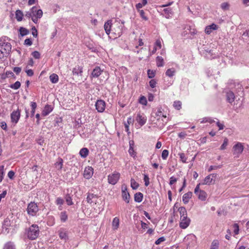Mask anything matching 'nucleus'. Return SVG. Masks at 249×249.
Instances as JSON below:
<instances>
[{"label":"nucleus","instance_id":"5","mask_svg":"<svg viewBox=\"0 0 249 249\" xmlns=\"http://www.w3.org/2000/svg\"><path fill=\"white\" fill-rule=\"evenodd\" d=\"M31 9L33 16V21L36 23L38 21V19L42 17L43 12L42 10L38 9L36 6L33 7Z\"/></svg>","mask_w":249,"mask_h":249},{"label":"nucleus","instance_id":"61","mask_svg":"<svg viewBox=\"0 0 249 249\" xmlns=\"http://www.w3.org/2000/svg\"><path fill=\"white\" fill-rule=\"evenodd\" d=\"M177 181V179L176 178H175L174 176H172L170 178L169 184L170 185H172L173 184H174L175 182H176Z\"/></svg>","mask_w":249,"mask_h":249},{"label":"nucleus","instance_id":"33","mask_svg":"<svg viewBox=\"0 0 249 249\" xmlns=\"http://www.w3.org/2000/svg\"><path fill=\"white\" fill-rule=\"evenodd\" d=\"M50 81L52 83H56L58 81V76L55 73H53L50 76Z\"/></svg>","mask_w":249,"mask_h":249},{"label":"nucleus","instance_id":"41","mask_svg":"<svg viewBox=\"0 0 249 249\" xmlns=\"http://www.w3.org/2000/svg\"><path fill=\"white\" fill-rule=\"evenodd\" d=\"M20 34L21 36H24L29 34V31L25 28L20 27L19 30Z\"/></svg>","mask_w":249,"mask_h":249},{"label":"nucleus","instance_id":"8","mask_svg":"<svg viewBox=\"0 0 249 249\" xmlns=\"http://www.w3.org/2000/svg\"><path fill=\"white\" fill-rule=\"evenodd\" d=\"M120 177V174L117 172H114L112 174L108 176V182L109 184L115 185L117 183Z\"/></svg>","mask_w":249,"mask_h":249},{"label":"nucleus","instance_id":"58","mask_svg":"<svg viewBox=\"0 0 249 249\" xmlns=\"http://www.w3.org/2000/svg\"><path fill=\"white\" fill-rule=\"evenodd\" d=\"M221 167V165L216 166V165H211L208 169V171L211 172L212 170H216L218 168H220Z\"/></svg>","mask_w":249,"mask_h":249},{"label":"nucleus","instance_id":"16","mask_svg":"<svg viewBox=\"0 0 249 249\" xmlns=\"http://www.w3.org/2000/svg\"><path fill=\"white\" fill-rule=\"evenodd\" d=\"M217 28V25L214 23H212L210 25L207 26L205 27V32L206 34L209 35L213 32V31L216 30Z\"/></svg>","mask_w":249,"mask_h":249},{"label":"nucleus","instance_id":"44","mask_svg":"<svg viewBox=\"0 0 249 249\" xmlns=\"http://www.w3.org/2000/svg\"><path fill=\"white\" fill-rule=\"evenodd\" d=\"M173 106L176 109L180 110L181 108V102L179 101H176L174 102Z\"/></svg>","mask_w":249,"mask_h":249},{"label":"nucleus","instance_id":"6","mask_svg":"<svg viewBox=\"0 0 249 249\" xmlns=\"http://www.w3.org/2000/svg\"><path fill=\"white\" fill-rule=\"evenodd\" d=\"M244 150L243 143L238 142L232 147L233 155L234 158H238Z\"/></svg>","mask_w":249,"mask_h":249},{"label":"nucleus","instance_id":"59","mask_svg":"<svg viewBox=\"0 0 249 249\" xmlns=\"http://www.w3.org/2000/svg\"><path fill=\"white\" fill-rule=\"evenodd\" d=\"M32 55L36 59H38L40 58V54L37 51H34L32 53Z\"/></svg>","mask_w":249,"mask_h":249},{"label":"nucleus","instance_id":"42","mask_svg":"<svg viewBox=\"0 0 249 249\" xmlns=\"http://www.w3.org/2000/svg\"><path fill=\"white\" fill-rule=\"evenodd\" d=\"M20 83L19 81H17L14 84H11L10 87L14 89H18L20 88Z\"/></svg>","mask_w":249,"mask_h":249},{"label":"nucleus","instance_id":"56","mask_svg":"<svg viewBox=\"0 0 249 249\" xmlns=\"http://www.w3.org/2000/svg\"><path fill=\"white\" fill-rule=\"evenodd\" d=\"M128 153L129 155L133 157H135L136 155V152H135L134 149V147H129L128 150Z\"/></svg>","mask_w":249,"mask_h":249},{"label":"nucleus","instance_id":"48","mask_svg":"<svg viewBox=\"0 0 249 249\" xmlns=\"http://www.w3.org/2000/svg\"><path fill=\"white\" fill-rule=\"evenodd\" d=\"M119 225V219H113L112 221V227L114 229H117Z\"/></svg>","mask_w":249,"mask_h":249},{"label":"nucleus","instance_id":"31","mask_svg":"<svg viewBox=\"0 0 249 249\" xmlns=\"http://www.w3.org/2000/svg\"><path fill=\"white\" fill-rule=\"evenodd\" d=\"M122 196L123 200L126 203H129L130 199V195L128 191L122 193Z\"/></svg>","mask_w":249,"mask_h":249},{"label":"nucleus","instance_id":"27","mask_svg":"<svg viewBox=\"0 0 249 249\" xmlns=\"http://www.w3.org/2000/svg\"><path fill=\"white\" fill-rule=\"evenodd\" d=\"M89 151L87 148H82L79 152V154L82 158H85L89 155Z\"/></svg>","mask_w":249,"mask_h":249},{"label":"nucleus","instance_id":"43","mask_svg":"<svg viewBox=\"0 0 249 249\" xmlns=\"http://www.w3.org/2000/svg\"><path fill=\"white\" fill-rule=\"evenodd\" d=\"M65 199H66V203L68 205H71L73 204V202H72L71 197L70 196V195L68 194L66 196Z\"/></svg>","mask_w":249,"mask_h":249},{"label":"nucleus","instance_id":"35","mask_svg":"<svg viewBox=\"0 0 249 249\" xmlns=\"http://www.w3.org/2000/svg\"><path fill=\"white\" fill-rule=\"evenodd\" d=\"M23 14L22 12L19 10H17L16 12V18L17 20L18 21H20L22 19Z\"/></svg>","mask_w":249,"mask_h":249},{"label":"nucleus","instance_id":"24","mask_svg":"<svg viewBox=\"0 0 249 249\" xmlns=\"http://www.w3.org/2000/svg\"><path fill=\"white\" fill-rule=\"evenodd\" d=\"M206 53V56L208 59H213L216 57V54L213 53V50H205Z\"/></svg>","mask_w":249,"mask_h":249},{"label":"nucleus","instance_id":"47","mask_svg":"<svg viewBox=\"0 0 249 249\" xmlns=\"http://www.w3.org/2000/svg\"><path fill=\"white\" fill-rule=\"evenodd\" d=\"M230 6V4L228 2L222 3L220 5L221 9L224 11L229 10Z\"/></svg>","mask_w":249,"mask_h":249},{"label":"nucleus","instance_id":"63","mask_svg":"<svg viewBox=\"0 0 249 249\" xmlns=\"http://www.w3.org/2000/svg\"><path fill=\"white\" fill-rule=\"evenodd\" d=\"M63 203H64V200L62 198H61L60 197L57 198V199L56 200V203L57 205H61L63 204Z\"/></svg>","mask_w":249,"mask_h":249},{"label":"nucleus","instance_id":"21","mask_svg":"<svg viewBox=\"0 0 249 249\" xmlns=\"http://www.w3.org/2000/svg\"><path fill=\"white\" fill-rule=\"evenodd\" d=\"M198 199L201 201H205L207 197V194L206 192L203 190L200 191L196 195Z\"/></svg>","mask_w":249,"mask_h":249},{"label":"nucleus","instance_id":"10","mask_svg":"<svg viewBox=\"0 0 249 249\" xmlns=\"http://www.w3.org/2000/svg\"><path fill=\"white\" fill-rule=\"evenodd\" d=\"M10 116L12 123L14 124H17L20 116V110L18 108L16 110L13 111Z\"/></svg>","mask_w":249,"mask_h":249},{"label":"nucleus","instance_id":"28","mask_svg":"<svg viewBox=\"0 0 249 249\" xmlns=\"http://www.w3.org/2000/svg\"><path fill=\"white\" fill-rule=\"evenodd\" d=\"M83 72V68L82 67L78 66L74 68L72 70V73L73 74H82Z\"/></svg>","mask_w":249,"mask_h":249},{"label":"nucleus","instance_id":"36","mask_svg":"<svg viewBox=\"0 0 249 249\" xmlns=\"http://www.w3.org/2000/svg\"><path fill=\"white\" fill-rule=\"evenodd\" d=\"M3 249H15V247L13 242H8L5 244Z\"/></svg>","mask_w":249,"mask_h":249},{"label":"nucleus","instance_id":"4","mask_svg":"<svg viewBox=\"0 0 249 249\" xmlns=\"http://www.w3.org/2000/svg\"><path fill=\"white\" fill-rule=\"evenodd\" d=\"M196 238L193 234H190L185 236L183 242L188 247L194 246L196 244Z\"/></svg>","mask_w":249,"mask_h":249},{"label":"nucleus","instance_id":"20","mask_svg":"<svg viewBox=\"0 0 249 249\" xmlns=\"http://www.w3.org/2000/svg\"><path fill=\"white\" fill-rule=\"evenodd\" d=\"M193 193L191 192H189L183 195L182 196V201L185 204L189 202L190 199L192 197Z\"/></svg>","mask_w":249,"mask_h":249},{"label":"nucleus","instance_id":"14","mask_svg":"<svg viewBox=\"0 0 249 249\" xmlns=\"http://www.w3.org/2000/svg\"><path fill=\"white\" fill-rule=\"evenodd\" d=\"M93 174V169L91 166H87L85 168L83 176L86 179H89Z\"/></svg>","mask_w":249,"mask_h":249},{"label":"nucleus","instance_id":"9","mask_svg":"<svg viewBox=\"0 0 249 249\" xmlns=\"http://www.w3.org/2000/svg\"><path fill=\"white\" fill-rule=\"evenodd\" d=\"M38 211V208L36 203H35V202H31L28 204L27 212L30 215H35Z\"/></svg>","mask_w":249,"mask_h":249},{"label":"nucleus","instance_id":"1","mask_svg":"<svg viewBox=\"0 0 249 249\" xmlns=\"http://www.w3.org/2000/svg\"><path fill=\"white\" fill-rule=\"evenodd\" d=\"M10 39L6 36L0 38V60L4 57H7L11 50V45L9 42Z\"/></svg>","mask_w":249,"mask_h":249},{"label":"nucleus","instance_id":"25","mask_svg":"<svg viewBox=\"0 0 249 249\" xmlns=\"http://www.w3.org/2000/svg\"><path fill=\"white\" fill-rule=\"evenodd\" d=\"M176 73V71L175 68H172L167 70L165 72V74L166 76L169 77H172L174 76Z\"/></svg>","mask_w":249,"mask_h":249},{"label":"nucleus","instance_id":"34","mask_svg":"<svg viewBox=\"0 0 249 249\" xmlns=\"http://www.w3.org/2000/svg\"><path fill=\"white\" fill-rule=\"evenodd\" d=\"M157 65L158 67H162L164 65V60L161 56H158L156 58Z\"/></svg>","mask_w":249,"mask_h":249},{"label":"nucleus","instance_id":"32","mask_svg":"<svg viewBox=\"0 0 249 249\" xmlns=\"http://www.w3.org/2000/svg\"><path fill=\"white\" fill-rule=\"evenodd\" d=\"M178 211L180 213V218H187L186 210L184 207H180Z\"/></svg>","mask_w":249,"mask_h":249},{"label":"nucleus","instance_id":"2","mask_svg":"<svg viewBox=\"0 0 249 249\" xmlns=\"http://www.w3.org/2000/svg\"><path fill=\"white\" fill-rule=\"evenodd\" d=\"M155 118L157 119V121L155 123L160 127L164 126L166 124L168 120L167 116L163 114L161 108H159L155 112Z\"/></svg>","mask_w":249,"mask_h":249},{"label":"nucleus","instance_id":"12","mask_svg":"<svg viewBox=\"0 0 249 249\" xmlns=\"http://www.w3.org/2000/svg\"><path fill=\"white\" fill-rule=\"evenodd\" d=\"M96 109L99 112H103L106 107V103L102 100H98L95 104Z\"/></svg>","mask_w":249,"mask_h":249},{"label":"nucleus","instance_id":"7","mask_svg":"<svg viewBox=\"0 0 249 249\" xmlns=\"http://www.w3.org/2000/svg\"><path fill=\"white\" fill-rule=\"evenodd\" d=\"M217 176V175L216 174H210L205 178L203 182L201 183V184L208 185L214 184L215 183Z\"/></svg>","mask_w":249,"mask_h":249},{"label":"nucleus","instance_id":"23","mask_svg":"<svg viewBox=\"0 0 249 249\" xmlns=\"http://www.w3.org/2000/svg\"><path fill=\"white\" fill-rule=\"evenodd\" d=\"M235 96L232 91H229L227 93V100L228 102L231 103L234 101Z\"/></svg>","mask_w":249,"mask_h":249},{"label":"nucleus","instance_id":"11","mask_svg":"<svg viewBox=\"0 0 249 249\" xmlns=\"http://www.w3.org/2000/svg\"><path fill=\"white\" fill-rule=\"evenodd\" d=\"M87 200L88 202L91 206H93L98 203L97 196L93 194H89L87 196Z\"/></svg>","mask_w":249,"mask_h":249},{"label":"nucleus","instance_id":"30","mask_svg":"<svg viewBox=\"0 0 249 249\" xmlns=\"http://www.w3.org/2000/svg\"><path fill=\"white\" fill-rule=\"evenodd\" d=\"M63 160L61 158H58L57 161L55 163V167L57 170H61L63 167Z\"/></svg>","mask_w":249,"mask_h":249},{"label":"nucleus","instance_id":"57","mask_svg":"<svg viewBox=\"0 0 249 249\" xmlns=\"http://www.w3.org/2000/svg\"><path fill=\"white\" fill-rule=\"evenodd\" d=\"M154 46L156 47L158 49L161 48V42L160 39H157L156 41Z\"/></svg>","mask_w":249,"mask_h":249},{"label":"nucleus","instance_id":"37","mask_svg":"<svg viewBox=\"0 0 249 249\" xmlns=\"http://www.w3.org/2000/svg\"><path fill=\"white\" fill-rule=\"evenodd\" d=\"M163 11L166 14L165 18H169L171 15L173 14V12L171 8H165L163 9Z\"/></svg>","mask_w":249,"mask_h":249},{"label":"nucleus","instance_id":"46","mask_svg":"<svg viewBox=\"0 0 249 249\" xmlns=\"http://www.w3.org/2000/svg\"><path fill=\"white\" fill-rule=\"evenodd\" d=\"M11 222L10 219H5L3 223V227L6 229H8V228L11 226Z\"/></svg>","mask_w":249,"mask_h":249},{"label":"nucleus","instance_id":"39","mask_svg":"<svg viewBox=\"0 0 249 249\" xmlns=\"http://www.w3.org/2000/svg\"><path fill=\"white\" fill-rule=\"evenodd\" d=\"M130 182H131V188L133 189V190H136L137 189L139 185V184L133 178H131V180H130Z\"/></svg>","mask_w":249,"mask_h":249},{"label":"nucleus","instance_id":"53","mask_svg":"<svg viewBox=\"0 0 249 249\" xmlns=\"http://www.w3.org/2000/svg\"><path fill=\"white\" fill-rule=\"evenodd\" d=\"M233 232L235 235H237L239 233V226L237 224H234L233 225Z\"/></svg>","mask_w":249,"mask_h":249},{"label":"nucleus","instance_id":"52","mask_svg":"<svg viewBox=\"0 0 249 249\" xmlns=\"http://www.w3.org/2000/svg\"><path fill=\"white\" fill-rule=\"evenodd\" d=\"M147 75L149 78H153L155 75V71L148 70L147 71Z\"/></svg>","mask_w":249,"mask_h":249},{"label":"nucleus","instance_id":"55","mask_svg":"<svg viewBox=\"0 0 249 249\" xmlns=\"http://www.w3.org/2000/svg\"><path fill=\"white\" fill-rule=\"evenodd\" d=\"M141 18L144 20H147L148 18L145 16V13L143 10H139Z\"/></svg>","mask_w":249,"mask_h":249},{"label":"nucleus","instance_id":"40","mask_svg":"<svg viewBox=\"0 0 249 249\" xmlns=\"http://www.w3.org/2000/svg\"><path fill=\"white\" fill-rule=\"evenodd\" d=\"M229 140L227 138H225L224 140L223 143L220 147L221 150H224L226 149L227 146L228 145Z\"/></svg>","mask_w":249,"mask_h":249},{"label":"nucleus","instance_id":"45","mask_svg":"<svg viewBox=\"0 0 249 249\" xmlns=\"http://www.w3.org/2000/svg\"><path fill=\"white\" fill-rule=\"evenodd\" d=\"M4 175V166H0V182H1L3 179Z\"/></svg>","mask_w":249,"mask_h":249},{"label":"nucleus","instance_id":"29","mask_svg":"<svg viewBox=\"0 0 249 249\" xmlns=\"http://www.w3.org/2000/svg\"><path fill=\"white\" fill-rule=\"evenodd\" d=\"M143 198V195L142 193L138 192L135 194L134 200L137 202H141Z\"/></svg>","mask_w":249,"mask_h":249},{"label":"nucleus","instance_id":"26","mask_svg":"<svg viewBox=\"0 0 249 249\" xmlns=\"http://www.w3.org/2000/svg\"><path fill=\"white\" fill-rule=\"evenodd\" d=\"M59 236L61 239L66 241L68 239V234L67 231L64 230L59 231Z\"/></svg>","mask_w":249,"mask_h":249},{"label":"nucleus","instance_id":"13","mask_svg":"<svg viewBox=\"0 0 249 249\" xmlns=\"http://www.w3.org/2000/svg\"><path fill=\"white\" fill-rule=\"evenodd\" d=\"M136 120L139 125L142 126L146 123L147 118L143 114L139 113L137 115Z\"/></svg>","mask_w":249,"mask_h":249},{"label":"nucleus","instance_id":"62","mask_svg":"<svg viewBox=\"0 0 249 249\" xmlns=\"http://www.w3.org/2000/svg\"><path fill=\"white\" fill-rule=\"evenodd\" d=\"M165 240V239L164 237H161L155 241V244L156 245H159L160 244L161 242L164 241Z\"/></svg>","mask_w":249,"mask_h":249},{"label":"nucleus","instance_id":"17","mask_svg":"<svg viewBox=\"0 0 249 249\" xmlns=\"http://www.w3.org/2000/svg\"><path fill=\"white\" fill-rule=\"evenodd\" d=\"M103 70H102L99 67L96 66L93 70L91 72V76L93 77L97 78L101 74Z\"/></svg>","mask_w":249,"mask_h":249},{"label":"nucleus","instance_id":"38","mask_svg":"<svg viewBox=\"0 0 249 249\" xmlns=\"http://www.w3.org/2000/svg\"><path fill=\"white\" fill-rule=\"evenodd\" d=\"M219 242L217 240H214L211 244L210 249H218Z\"/></svg>","mask_w":249,"mask_h":249},{"label":"nucleus","instance_id":"54","mask_svg":"<svg viewBox=\"0 0 249 249\" xmlns=\"http://www.w3.org/2000/svg\"><path fill=\"white\" fill-rule=\"evenodd\" d=\"M143 180L145 186H148L149 184V178L147 175H144Z\"/></svg>","mask_w":249,"mask_h":249},{"label":"nucleus","instance_id":"15","mask_svg":"<svg viewBox=\"0 0 249 249\" xmlns=\"http://www.w3.org/2000/svg\"><path fill=\"white\" fill-rule=\"evenodd\" d=\"M122 26L118 23L115 27L112 29V33L116 36H120L122 34Z\"/></svg>","mask_w":249,"mask_h":249},{"label":"nucleus","instance_id":"18","mask_svg":"<svg viewBox=\"0 0 249 249\" xmlns=\"http://www.w3.org/2000/svg\"><path fill=\"white\" fill-rule=\"evenodd\" d=\"M190 223V219H181L179 226L181 228L185 229L188 227Z\"/></svg>","mask_w":249,"mask_h":249},{"label":"nucleus","instance_id":"50","mask_svg":"<svg viewBox=\"0 0 249 249\" xmlns=\"http://www.w3.org/2000/svg\"><path fill=\"white\" fill-rule=\"evenodd\" d=\"M139 103L143 105H146L147 102L146 97L143 96H141L139 99Z\"/></svg>","mask_w":249,"mask_h":249},{"label":"nucleus","instance_id":"51","mask_svg":"<svg viewBox=\"0 0 249 249\" xmlns=\"http://www.w3.org/2000/svg\"><path fill=\"white\" fill-rule=\"evenodd\" d=\"M169 154V152L167 150H164L161 154V157L163 160H166Z\"/></svg>","mask_w":249,"mask_h":249},{"label":"nucleus","instance_id":"49","mask_svg":"<svg viewBox=\"0 0 249 249\" xmlns=\"http://www.w3.org/2000/svg\"><path fill=\"white\" fill-rule=\"evenodd\" d=\"M178 156L180 160L183 162L186 163L187 161V158L185 156V155L183 153H178Z\"/></svg>","mask_w":249,"mask_h":249},{"label":"nucleus","instance_id":"22","mask_svg":"<svg viewBox=\"0 0 249 249\" xmlns=\"http://www.w3.org/2000/svg\"><path fill=\"white\" fill-rule=\"evenodd\" d=\"M104 28L107 34L108 35L110 33L111 31H112L111 21L108 20L105 22L104 25Z\"/></svg>","mask_w":249,"mask_h":249},{"label":"nucleus","instance_id":"3","mask_svg":"<svg viewBox=\"0 0 249 249\" xmlns=\"http://www.w3.org/2000/svg\"><path fill=\"white\" fill-rule=\"evenodd\" d=\"M26 234L30 240L36 239L39 234V229L38 226L36 224L32 225L27 229Z\"/></svg>","mask_w":249,"mask_h":249},{"label":"nucleus","instance_id":"60","mask_svg":"<svg viewBox=\"0 0 249 249\" xmlns=\"http://www.w3.org/2000/svg\"><path fill=\"white\" fill-rule=\"evenodd\" d=\"M156 84L157 82L155 79H152L149 81V85L152 88L156 87Z\"/></svg>","mask_w":249,"mask_h":249},{"label":"nucleus","instance_id":"19","mask_svg":"<svg viewBox=\"0 0 249 249\" xmlns=\"http://www.w3.org/2000/svg\"><path fill=\"white\" fill-rule=\"evenodd\" d=\"M53 110V107L52 106L47 105L45 106L44 109L42 111V115L44 116L48 115Z\"/></svg>","mask_w":249,"mask_h":249},{"label":"nucleus","instance_id":"64","mask_svg":"<svg viewBox=\"0 0 249 249\" xmlns=\"http://www.w3.org/2000/svg\"><path fill=\"white\" fill-rule=\"evenodd\" d=\"M24 44L30 46L32 44V41L30 38H27L24 40Z\"/></svg>","mask_w":249,"mask_h":249}]
</instances>
